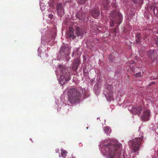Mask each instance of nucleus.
Returning <instances> with one entry per match:
<instances>
[{
  "label": "nucleus",
  "mask_w": 158,
  "mask_h": 158,
  "mask_svg": "<svg viewBox=\"0 0 158 158\" xmlns=\"http://www.w3.org/2000/svg\"><path fill=\"white\" fill-rule=\"evenodd\" d=\"M121 145L118 142H115L107 144L104 143L102 144L105 152L110 156V158H121Z\"/></svg>",
  "instance_id": "f257e3e1"
},
{
  "label": "nucleus",
  "mask_w": 158,
  "mask_h": 158,
  "mask_svg": "<svg viewBox=\"0 0 158 158\" xmlns=\"http://www.w3.org/2000/svg\"><path fill=\"white\" fill-rule=\"evenodd\" d=\"M109 17L110 27H115V28L110 29V31L114 35H116L118 26L122 21V15L119 12L114 10L110 12Z\"/></svg>",
  "instance_id": "f03ea898"
},
{
  "label": "nucleus",
  "mask_w": 158,
  "mask_h": 158,
  "mask_svg": "<svg viewBox=\"0 0 158 158\" xmlns=\"http://www.w3.org/2000/svg\"><path fill=\"white\" fill-rule=\"evenodd\" d=\"M67 95L69 102L74 104L79 101L81 97L82 94L77 89L72 88L68 90Z\"/></svg>",
  "instance_id": "7ed1b4c3"
},
{
  "label": "nucleus",
  "mask_w": 158,
  "mask_h": 158,
  "mask_svg": "<svg viewBox=\"0 0 158 158\" xmlns=\"http://www.w3.org/2000/svg\"><path fill=\"white\" fill-rule=\"evenodd\" d=\"M60 71V77L59 81L61 85H64L67 81L70 79V73L65 67L60 65L59 67Z\"/></svg>",
  "instance_id": "20e7f679"
},
{
  "label": "nucleus",
  "mask_w": 158,
  "mask_h": 158,
  "mask_svg": "<svg viewBox=\"0 0 158 158\" xmlns=\"http://www.w3.org/2000/svg\"><path fill=\"white\" fill-rule=\"evenodd\" d=\"M84 33V30L81 28L79 27H77L75 31L73 28L71 27H70L69 30L67 35V38H72L74 39L76 36L74 35L76 34L77 36H82Z\"/></svg>",
  "instance_id": "39448f33"
},
{
  "label": "nucleus",
  "mask_w": 158,
  "mask_h": 158,
  "mask_svg": "<svg viewBox=\"0 0 158 158\" xmlns=\"http://www.w3.org/2000/svg\"><path fill=\"white\" fill-rule=\"evenodd\" d=\"M143 138V136L142 134L140 137L130 141V142L131 143V148L134 152L139 150V147L141 144Z\"/></svg>",
  "instance_id": "423d86ee"
},
{
  "label": "nucleus",
  "mask_w": 158,
  "mask_h": 158,
  "mask_svg": "<svg viewBox=\"0 0 158 158\" xmlns=\"http://www.w3.org/2000/svg\"><path fill=\"white\" fill-rule=\"evenodd\" d=\"M107 88L108 92L104 91V94L107 100L109 101H110L113 99V93L112 92L111 86L110 85H108Z\"/></svg>",
  "instance_id": "0eeeda50"
},
{
  "label": "nucleus",
  "mask_w": 158,
  "mask_h": 158,
  "mask_svg": "<svg viewBox=\"0 0 158 158\" xmlns=\"http://www.w3.org/2000/svg\"><path fill=\"white\" fill-rule=\"evenodd\" d=\"M110 0H103V9L104 10L107 9L108 7V5L110 3L112 5V6L114 7L115 8L117 6L116 5V1L115 0H113L112 2L110 1Z\"/></svg>",
  "instance_id": "6e6552de"
},
{
  "label": "nucleus",
  "mask_w": 158,
  "mask_h": 158,
  "mask_svg": "<svg viewBox=\"0 0 158 158\" xmlns=\"http://www.w3.org/2000/svg\"><path fill=\"white\" fill-rule=\"evenodd\" d=\"M150 114V112L149 110H144L141 117V120L144 121L149 120Z\"/></svg>",
  "instance_id": "1a4fd4ad"
},
{
  "label": "nucleus",
  "mask_w": 158,
  "mask_h": 158,
  "mask_svg": "<svg viewBox=\"0 0 158 158\" xmlns=\"http://www.w3.org/2000/svg\"><path fill=\"white\" fill-rule=\"evenodd\" d=\"M69 48L67 47L63 46L61 48L60 51V53L63 56L66 57L70 54Z\"/></svg>",
  "instance_id": "9d476101"
},
{
  "label": "nucleus",
  "mask_w": 158,
  "mask_h": 158,
  "mask_svg": "<svg viewBox=\"0 0 158 158\" xmlns=\"http://www.w3.org/2000/svg\"><path fill=\"white\" fill-rule=\"evenodd\" d=\"M58 14L60 17H61L64 14V9L61 3H58L56 5Z\"/></svg>",
  "instance_id": "9b49d317"
},
{
  "label": "nucleus",
  "mask_w": 158,
  "mask_h": 158,
  "mask_svg": "<svg viewBox=\"0 0 158 158\" xmlns=\"http://www.w3.org/2000/svg\"><path fill=\"white\" fill-rule=\"evenodd\" d=\"M148 55L152 60V59H156L158 56V50L156 49L150 51L148 53Z\"/></svg>",
  "instance_id": "f8f14e48"
},
{
  "label": "nucleus",
  "mask_w": 158,
  "mask_h": 158,
  "mask_svg": "<svg viewBox=\"0 0 158 158\" xmlns=\"http://www.w3.org/2000/svg\"><path fill=\"white\" fill-rule=\"evenodd\" d=\"M92 16L94 18H96L100 15L99 10L97 8H95L92 9L91 11Z\"/></svg>",
  "instance_id": "ddd939ff"
},
{
  "label": "nucleus",
  "mask_w": 158,
  "mask_h": 158,
  "mask_svg": "<svg viewBox=\"0 0 158 158\" xmlns=\"http://www.w3.org/2000/svg\"><path fill=\"white\" fill-rule=\"evenodd\" d=\"M80 64V61L78 59H75L74 61L72 67V69L74 71H76L77 69L78 66Z\"/></svg>",
  "instance_id": "4468645a"
},
{
  "label": "nucleus",
  "mask_w": 158,
  "mask_h": 158,
  "mask_svg": "<svg viewBox=\"0 0 158 158\" xmlns=\"http://www.w3.org/2000/svg\"><path fill=\"white\" fill-rule=\"evenodd\" d=\"M142 107L141 106H136L133 108V111L137 114H139L142 110Z\"/></svg>",
  "instance_id": "2eb2a0df"
},
{
  "label": "nucleus",
  "mask_w": 158,
  "mask_h": 158,
  "mask_svg": "<svg viewBox=\"0 0 158 158\" xmlns=\"http://www.w3.org/2000/svg\"><path fill=\"white\" fill-rule=\"evenodd\" d=\"M82 10H80L76 15V17L80 20L83 19L85 17V14L82 13Z\"/></svg>",
  "instance_id": "dca6fc26"
},
{
  "label": "nucleus",
  "mask_w": 158,
  "mask_h": 158,
  "mask_svg": "<svg viewBox=\"0 0 158 158\" xmlns=\"http://www.w3.org/2000/svg\"><path fill=\"white\" fill-rule=\"evenodd\" d=\"M136 42L137 44H140V41L142 39L141 35L140 33H138L135 36Z\"/></svg>",
  "instance_id": "f3484780"
},
{
  "label": "nucleus",
  "mask_w": 158,
  "mask_h": 158,
  "mask_svg": "<svg viewBox=\"0 0 158 158\" xmlns=\"http://www.w3.org/2000/svg\"><path fill=\"white\" fill-rule=\"evenodd\" d=\"M61 151V156L64 158H65V157L67 155V152L66 150H65L63 149H60Z\"/></svg>",
  "instance_id": "a211bd4d"
},
{
  "label": "nucleus",
  "mask_w": 158,
  "mask_h": 158,
  "mask_svg": "<svg viewBox=\"0 0 158 158\" xmlns=\"http://www.w3.org/2000/svg\"><path fill=\"white\" fill-rule=\"evenodd\" d=\"M134 76L135 78H138L142 76L143 74L141 72H139L134 74Z\"/></svg>",
  "instance_id": "6ab92c4d"
},
{
  "label": "nucleus",
  "mask_w": 158,
  "mask_h": 158,
  "mask_svg": "<svg viewBox=\"0 0 158 158\" xmlns=\"http://www.w3.org/2000/svg\"><path fill=\"white\" fill-rule=\"evenodd\" d=\"M153 11L154 14L155 15H157L158 14V7H155L153 10Z\"/></svg>",
  "instance_id": "aec40b11"
},
{
  "label": "nucleus",
  "mask_w": 158,
  "mask_h": 158,
  "mask_svg": "<svg viewBox=\"0 0 158 158\" xmlns=\"http://www.w3.org/2000/svg\"><path fill=\"white\" fill-rule=\"evenodd\" d=\"M110 128L108 127H105L104 128V131L105 133H107L109 132L110 131Z\"/></svg>",
  "instance_id": "412c9836"
},
{
  "label": "nucleus",
  "mask_w": 158,
  "mask_h": 158,
  "mask_svg": "<svg viewBox=\"0 0 158 158\" xmlns=\"http://www.w3.org/2000/svg\"><path fill=\"white\" fill-rule=\"evenodd\" d=\"M87 0H77V2L81 4H84L85 3Z\"/></svg>",
  "instance_id": "4be33fe9"
},
{
  "label": "nucleus",
  "mask_w": 158,
  "mask_h": 158,
  "mask_svg": "<svg viewBox=\"0 0 158 158\" xmlns=\"http://www.w3.org/2000/svg\"><path fill=\"white\" fill-rule=\"evenodd\" d=\"M53 15L52 14H50L48 15V17L49 18L52 19L53 18Z\"/></svg>",
  "instance_id": "5701e85b"
},
{
  "label": "nucleus",
  "mask_w": 158,
  "mask_h": 158,
  "mask_svg": "<svg viewBox=\"0 0 158 158\" xmlns=\"http://www.w3.org/2000/svg\"><path fill=\"white\" fill-rule=\"evenodd\" d=\"M135 3H137V0H131Z\"/></svg>",
  "instance_id": "b1692460"
},
{
  "label": "nucleus",
  "mask_w": 158,
  "mask_h": 158,
  "mask_svg": "<svg viewBox=\"0 0 158 158\" xmlns=\"http://www.w3.org/2000/svg\"><path fill=\"white\" fill-rule=\"evenodd\" d=\"M84 94H83V96L84 97V98H85V91L84 90Z\"/></svg>",
  "instance_id": "393cba45"
},
{
  "label": "nucleus",
  "mask_w": 158,
  "mask_h": 158,
  "mask_svg": "<svg viewBox=\"0 0 158 158\" xmlns=\"http://www.w3.org/2000/svg\"><path fill=\"white\" fill-rule=\"evenodd\" d=\"M153 79H158V75L156 77H155L153 78Z\"/></svg>",
  "instance_id": "a878e982"
},
{
  "label": "nucleus",
  "mask_w": 158,
  "mask_h": 158,
  "mask_svg": "<svg viewBox=\"0 0 158 158\" xmlns=\"http://www.w3.org/2000/svg\"><path fill=\"white\" fill-rule=\"evenodd\" d=\"M155 82H152L151 84H150V85H151V84H155Z\"/></svg>",
  "instance_id": "bb28decb"
},
{
  "label": "nucleus",
  "mask_w": 158,
  "mask_h": 158,
  "mask_svg": "<svg viewBox=\"0 0 158 158\" xmlns=\"http://www.w3.org/2000/svg\"><path fill=\"white\" fill-rule=\"evenodd\" d=\"M134 63V61H132V62H131L130 63L131 64H133Z\"/></svg>",
  "instance_id": "cd10ccee"
},
{
  "label": "nucleus",
  "mask_w": 158,
  "mask_h": 158,
  "mask_svg": "<svg viewBox=\"0 0 158 158\" xmlns=\"http://www.w3.org/2000/svg\"><path fill=\"white\" fill-rule=\"evenodd\" d=\"M147 37V36H145L144 37V39H145Z\"/></svg>",
  "instance_id": "c85d7f7f"
},
{
  "label": "nucleus",
  "mask_w": 158,
  "mask_h": 158,
  "mask_svg": "<svg viewBox=\"0 0 158 158\" xmlns=\"http://www.w3.org/2000/svg\"><path fill=\"white\" fill-rule=\"evenodd\" d=\"M74 52H73V55H74Z\"/></svg>",
  "instance_id": "c756f323"
},
{
  "label": "nucleus",
  "mask_w": 158,
  "mask_h": 158,
  "mask_svg": "<svg viewBox=\"0 0 158 158\" xmlns=\"http://www.w3.org/2000/svg\"><path fill=\"white\" fill-rule=\"evenodd\" d=\"M69 69H71V67H69Z\"/></svg>",
  "instance_id": "7c9ffc66"
},
{
  "label": "nucleus",
  "mask_w": 158,
  "mask_h": 158,
  "mask_svg": "<svg viewBox=\"0 0 158 158\" xmlns=\"http://www.w3.org/2000/svg\"><path fill=\"white\" fill-rule=\"evenodd\" d=\"M142 4V3H139V4Z\"/></svg>",
  "instance_id": "2f4dec72"
}]
</instances>
